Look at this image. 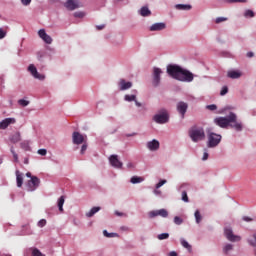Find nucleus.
<instances>
[{
	"label": "nucleus",
	"instance_id": "1",
	"mask_svg": "<svg viewBox=\"0 0 256 256\" xmlns=\"http://www.w3.org/2000/svg\"><path fill=\"white\" fill-rule=\"evenodd\" d=\"M167 72L170 77L182 81V82H192L194 79L193 73L181 68L178 65H168Z\"/></svg>",
	"mask_w": 256,
	"mask_h": 256
},
{
	"label": "nucleus",
	"instance_id": "2",
	"mask_svg": "<svg viewBox=\"0 0 256 256\" xmlns=\"http://www.w3.org/2000/svg\"><path fill=\"white\" fill-rule=\"evenodd\" d=\"M237 119V115L233 112H230V115L226 117H216L214 123L221 127L222 129H227L231 123H234Z\"/></svg>",
	"mask_w": 256,
	"mask_h": 256
},
{
	"label": "nucleus",
	"instance_id": "3",
	"mask_svg": "<svg viewBox=\"0 0 256 256\" xmlns=\"http://www.w3.org/2000/svg\"><path fill=\"white\" fill-rule=\"evenodd\" d=\"M190 139L194 141V143H198L199 141H203L205 139V132L203 128L194 127L190 129Z\"/></svg>",
	"mask_w": 256,
	"mask_h": 256
},
{
	"label": "nucleus",
	"instance_id": "4",
	"mask_svg": "<svg viewBox=\"0 0 256 256\" xmlns=\"http://www.w3.org/2000/svg\"><path fill=\"white\" fill-rule=\"evenodd\" d=\"M153 120L155 123H158L159 125H164V123H168L169 121V115L167 110L163 109L159 114H156L153 117Z\"/></svg>",
	"mask_w": 256,
	"mask_h": 256
},
{
	"label": "nucleus",
	"instance_id": "5",
	"mask_svg": "<svg viewBox=\"0 0 256 256\" xmlns=\"http://www.w3.org/2000/svg\"><path fill=\"white\" fill-rule=\"evenodd\" d=\"M222 136L216 133L208 134V147H217L221 142Z\"/></svg>",
	"mask_w": 256,
	"mask_h": 256
},
{
	"label": "nucleus",
	"instance_id": "6",
	"mask_svg": "<svg viewBox=\"0 0 256 256\" xmlns=\"http://www.w3.org/2000/svg\"><path fill=\"white\" fill-rule=\"evenodd\" d=\"M224 236H226V239L232 243L241 241V236L235 235L231 228L224 229Z\"/></svg>",
	"mask_w": 256,
	"mask_h": 256
},
{
	"label": "nucleus",
	"instance_id": "7",
	"mask_svg": "<svg viewBox=\"0 0 256 256\" xmlns=\"http://www.w3.org/2000/svg\"><path fill=\"white\" fill-rule=\"evenodd\" d=\"M163 73V71L160 68L154 67L153 69V80H152V84L154 87H157L160 85L161 83V74Z\"/></svg>",
	"mask_w": 256,
	"mask_h": 256
},
{
	"label": "nucleus",
	"instance_id": "8",
	"mask_svg": "<svg viewBox=\"0 0 256 256\" xmlns=\"http://www.w3.org/2000/svg\"><path fill=\"white\" fill-rule=\"evenodd\" d=\"M39 185H40L39 178L36 176H33L27 183V189L28 191H36Z\"/></svg>",
	"mask_w": 256,
	"mask_h": 256
},
{
	"label": "nucleus",
	"instance_id": "9",
	"mask_svg": "<svg viewBox=\"0 0 256 256\" xmlns=\"http://www.w3.org/2000/svg\"><path fill=\"white\" fill-rule=\"evenodd\" d=\"M189 105L186 102L180 101L178 104H176V110L182 116V118L185 117V114L188 110Z\"/></svg>",
	"mask_w": 256,
	"mask_h": 256
},
{
	"label": "nucleus",
	"instance_id": "10",
	"mask_svg": "<svg viewBox=\"0 0 256 256\" xmlns=\"http://www.w3.org/2000/svg\"><path fill=\"white\" fill-rule=\"evenodd\" d=\"M73 143L74 145H82L87 139V137H84L81 133L79 132H74L72 135Z\"/></svg>",
	"mask_w": 256,
	"mask_h": 256
},
{
	"label": "nucleus",
	"instance_id": "11",
	"mask_svg": "<svg viewBox=\"0 0 256 256\" xmlns=\"http://www.w3.org/2000/svg\"><path fill=\"white\" fill-rule=\"evenodd\" d=\"M168 211L166 209H160V210H156V211H151L149 213V217L150 218H155V217H162V218H167L168 217Z\"/></svg>",
	"mask_w": 256,
	"mask_h": 256
},
{
	"label": "nucleus",
	"instance_id": "12",
	"mask_svg": "<svg viewBox=\"0 0 256 256\" xmlns=\"http://www.w3.org/2000/svg\"><path fill=\"white\" fill-rule=\"evenodd\" d=\"M65 7L70 10V11H73L77 8H80L81 5L79 3L78 0H67V2L65 3Z\"/></svg>",
	"mask_w": 256,
	"mask_h": 256
},
{
	"label": "nucleus",
	"instance_id": "13",
	"mask_svg": "<svg viewBox=\"0 0 256 256\" xmlns=\"http://www.w3.org/2000/svg\"><path fill=\"white\" fill-rule=\"evenodd\" d=\"M39 37L47 44H51L53 39L49 36L44 29L39 30Z\"/></svg>",
	"mask_w": 256,
	"mask_h": 256
},
{
	"label": "nucleus",
	"instance_id": "14",
	"mask_svg": "<svg viewBox=\"0 0 256 256\" xmlns=\"http://www.w3.org/2000/svg\"><path fill=\"white\" fill-rule=\"evenodd\" d=\"M147 148L149 151H158V149H160V142L156 139L149 141L147 143Z\"/></svg>",
	"mask_w": 256,
	"mask_h": 256
},
{
	"label": "nucleus",
	"instance_id": "15",
	"mask_svg": "<svg viewBox=\"0 0 256 256\" xmlns=\"http://www.w3.org/2000/svg\"><path fill=\"white\" fill-rule=\"evenodd\" d=\"M28 71L36 78V79H40V80H43L45 77L41 74L38 73L36 67L31 64L29 67H28Z\"/></svg>",
	"mask_w": 256,
	"mask_h": 256
},
{
	"label": "nucleus",
	"instance_id": "16",
	"mask_svg": "<svg viewBox=\"0 0 256 256\" xmlns=\"http://www.w3.org/2000/svg\"><path fill=\"white\" fill-rule=\"evenodd\" d=\"M14 123H16L14 118H6L0 123V129H7L9 125H13Z\"/></svg>",
	"mask_w": 256,
	"mask_h": 256
},
{
	"label": "nucleus",
	"instance_id": "17",
	"mask_svg": "<svg viewBox=\"0 0 256 256\" xmlns=\"http://www.w3.org/2000/svg\"><path fill=\"white\" fill-rule=\"evenodd\" d=\"M119 86H120V89L124 91V90L130 89L133 86V84L132 82H126L124 79H121L119 82Z\"/></svg>",
	"mask_w": 256,
	"mask_h": 256
},
{
	"label": "nucleus",
	"instance_id": "18",
	"mask_svg": "<svg viewBox=\"0 0 256 256\" xmlns=\"http://www.w3.org/2000/svg\"><path fill=\"white\" fill-rule=\"evenodd\" d=\"M229 127H231L232 129H235L236 131H243V124L241 122H238L237 118H236V121L231 122L229 124Z\"/></svg>",
	"mask_w": 256,
	"mask_h": 256
},
{
	"label": "nucleus",
	"instance_id": "19",
	"mask_svg": "<svg viewBox=\"0 0 256 256\" xmlns=\"http://www.w3.org/2000/svg\"><path fill=\"white\" fill-rule=\"evenodd\" d=\"M166 28L165 23H155L150 27V31H161Z\"/></svg>",
	"mask_w": 256,
	"mask_h": 256
},
{
	"label": "nucleus",
	"instance_id": "20",
	"mask_svg": "<svg viewBox=\"0 0 256 256\" xmlns=\"http://www.w3.org/2000/svg\"><path fill=\"white\" fill-rule=\"evenodd\" d=\"M247 243L253 248L256 247V233H253L251 236L248 237Z\"/></svg>",
	"mask_w": 256,
	"mask_h": 256
},
{
	"label": "nucleus",
	"instance_id": "21",
	"mask_svg": "<svg viewBox=\"0 0 256 256\" xmlns=\"http://www.w3.org/2000/svg\"><path fill=\"white\" fill-rule=\"evenodd\" d=\"M139 13L143 17H148V16H150L152 14V12L146 6L142 7L141 10L139 11Z\"/></svg>",
	"mask_w": 256,
	"mask_h": 256
},
{
	"label": "nucleus",
	"instance_id": "22",
	"mask_svg": "<svg viewBox=\"0 0 256 256\" xmlns=\"http://www.w3.org/2000/svg\"><path fill=\"white\" fill-rule=\"evenodd\" d=\"M241 72L239 71H235V70H232V71H229L228 72V77L232 78V79H238L241 77Z\"/></svg>",
	"mask_w": 256,
	"mask_h": 256
},
{
	"label": "nucleus",
	"instance_id": "23",
	"mask_svg": "<svg viewBox=\"0 0 256 256\" xmlns=\"http://www.w3.org/2000/svg\"><path fill=\"white\" fill-rule=\"evenodd\" d=\"M101 210L100 207H93L87 214L86 217L92 218L95 214H97Z\"/></svg>",
	"mask_w": 256,
	"mask_h": 256
},
{
	"label": "nucleus",
	"instance_id": "24",
	"mask_svg": "<svg viewBox=\"0 0 256 256\" xmlns=\"http://www.w3.org/2000/svg\"><path fill=\"white\" fill-rule=\"evenodd\" d=\"M16 177H17V187H22L23 175L18 170L16 171Z\"/></svg>",
	"mask_w": 256,
	"mask_h": 256
},
{
	"label": "nucleus",
	"instance_id": "25",
	"mask_svg": "<svg viewBox=\"0 0 256 256\" xmlns=\"http://www.w3.org/2000/svg\"><path fill=\"white\" fill-rule=\"evenodd\" d=\"M12 143H19V141L21 140V136L19 132L14 133L11 138H10Z\"/></svg>",
	"mask_w": 256,
	"mask_h": 256
},
{
	"label": "nucleus",
	"instance_id": "26",
	"mask_svg": "<svg viewBox=\"0 0 256 256\" xmlns=\"http://www.w3.org/2000/svg\"><path fill=\"white\" fill-rule=\"evenodd\" d=\"M143 181H144V178L140 176H133L131 178V183H133V185H136L137 183H142Z\"/></svg>",
	"mask_w": 256,
	"mask_h": 256
},
{
	"label": "nucleus",
	"instance_id": "27",
	"mask_svg": "<svg viewBox=\"0 0 256 256\" xmlns=\"http://www.w3.org/2000/svg\"><path fill=\"white\" fill-rule=\"evenodd\" d=\"M176 9H178V10H191L192 6L191 5H185V4H178V5H176Z\"/></svg>",
	"mask_w": 256,
	"mask_h": 256
},
{
	"label": "nucleus",
	"instance_id": "28",
	"mask_svg": "<svg viewBox=\"0 0 256 256\" xmlns=\"http://www.w3.org/2000/svg\"><path fill=\"white\" fill-rule=\"evenodd\" d=\"M111 167H114L115 169H121L122 162L121 161H110Z\"/></svg>",
	"mask_w": 256,
	"mask_h": 256
},
{
	"label": "nucleus",
	"instance_id": "29",
	"mask_svg": "<svg viewBox=\"0 0 256 256\" xmlns=\"http://www.w3.org/2000/svg\"><path fill=\"white\" fill-rule=\"evenodd\" d=\"M65 203V198L64 196H61L58 200V208L60 212H63V205Z\"/></svg>",
	"mask_w": 256,
	"mask_h": 256
},
{
	"label": "nucleus",
	"instance_id": "30",
	"mask_svg": "<svg viewBox=\"0 0 256 256\" xmlns=\"http://www.w3.org/2000/svg\"><path fill=\"white\" fill-rule=\"evenodd\" d=\"M194 218L196 219V224H200L201 223L202 216H201L199 210H196V212H194Z\"/></svg>",
	"mask_w": 256,
	"mask_h": 256
},
{
	"label": "nucleus",
	"instance_id": "31",
	"mask_svg": "<svg viewBox=\"0 0 256 256\" xmlns=\"http://www.w3.org/2000/svg\"><path fill=\"white\" fill-rule=\"evenodd\" d=\"M103 234L106 238H117L118 237L117 233H109V232H107V230H104Z\"/></svg>",
	"mask_w": 256,
	"mask_h": 256
},
{
	"label": "nucleus",
	"instance_id": "32",
	"mask_svg": "<svg viewBox=\"0 0 256 256\" xmlns=\"http://www.w3.org/2000/svg\"><path fill=\"white\" fill-rule=\"evenodd\" d=\"M180 244H182V247H184L188 251H191V245L186 240L182 239L180 241Z\"/></svg>",
	"mask_w": 256,
	"mask_h": 256
},
{
	"label": "nucleus",
	"instance_id": "33",
	"mask_svg": "<svg viewBox=\"0 0 256 256\" xmlns=\"http://www.w3.org/2000/svg\"><path fill=\"white\" fill-rule=\"evenodd\" d=\"M136 99H137V96L135 94H133V95H129V94L125 95V100L128 101V102L136 101Z\"/></svg>",
	"mask_w": 256,
	"mask_h": 256
},
{
	"label": "nucleus",
	"instance_id": "34",
	"mask_svg": "<svg viewBox=\"0 0 256 256\" xmlns=\"http://www.w3.org/2000/svg\"><path fill=\"white\" fill-rule=\"evenodd\" d=\"M255 16V13H254V11H252V10H246V12H244V17H246V18H253Z\"/></svg>",
	"mask_w": 256,
	"mask_h": 256
},
{
	"label": "nucleus",
	"instance_id": "35",
	"mask_svg": "<svg viewBox=\"0 0 256 256\" xmlns=\"http://www.w3.org/2000/svg\"><path fill=\"white\" fill-rule=\"evenodd\" d=\"M158 239H159L160 241L169 239V233H162V234H159V235H158Z\"/></svg>",
	"mask_w": 256,
	"mask_h": 256
},
{
	"label": "nucleus",
	"instance_id": "36",
	"mask_svg": "<svg viewBox=\"0 0 256 256\" xmlns=\"http://www.w3.org/2000/svg\"><path fill=\"white\" fill-rule=\"evenodd\" d=\"M232 250H233L232 244H226V246H224V254H228Z\"/></svg>",
	"mask_w": 256,
	"mask_h": 256
},
{
	"label": "nucleus",
	"instance_id": "37",
	"mask_svg": "<svg viewBox=\"0 0 256 256\" xmlns=\"http://www.w3.org/2000/svg\"><path fill=\"white\" fill-rule=\"evenodd\" d=\"M174 224H176L178 226L182 225L183 224V219L180 218L179 216L174 217Z\"/></svg>",
	"mask_w": 256,
	"mask_h": 256
},
{
	"label": "nucleus",
	"instance_id": "38",
	"mask_svg": "<svg viewBox=\"0 0 256 256\" xmlns=\"http://www.w3.org/2000/svg\"><path fill=\"white\" fill-rule=\"evenodd\" d=\"M32 256H45V255L42 254L39 249L34 248V249H33V252H32Z\"/></svg>",
	"mask_w": 256,
	"mask_h": 256
},
{
	"label": "nucleus",
	"instance_id": "39",
	"mask_svg": "<svg viewBox=\"0 0 256 256\" xmlns=\"http://www.w3.org/2000/svg\"><path fill=\"white\" fill-rule=\"evenodd\" d=\"M228 20V18L227 17H218V18H216V20L214 21L216 24H220V23H222V22H225V21H227Z\"/></svg>",
	"mask_w": 256,
	"mask_h": 256
},
{
	"label": "nucleus",
	"instance_id": "40",
	"mask_svg": "<svg viewBox=\"0 0 256 256\" xmlns=\"http://www.w3.org/2000/svg\"><path fill=\"white\" fill-rule=\"evenodd\" d=\"M7 35V29L0 28V40L5 38Z\"/></svg>",
	"mask_w": 256,
	"mask_h": 256
},
{
	"label": "nucleus",
	"instance_id": "41",
	"mask_svg": "<svg viewBox=\"0 0 256 256\" xmlns=\"http://www.w3.org/2000/svg\"><path fill=\"white\" fill-rule=\"evenodd\" d=\"M88 149V144L85 141L84 143H82V147H81V154L84 155L85 151H87Z\"/></svg>",
	"mask_w": 256,
	"mask_h": 256
},
{
	"label": "nucleus",
	"instance_id": "42",
	"mask_svg": "<svg viewBox=\"0 0 256 256\" xmlns=\"http://www.w3.org/2000/svg\"><path fill=\"white\" fill-rule=\"evenodd\" d=\"M229 92V89L227 86L222 87V90H220V95L224 96Z\"/></svg>",
	"mask_w": 256,
	"mask_h": 256
},
{
	"label": "nucleus",
	"instance_id": "43",
	"mask_svg": "<svg viewBox=\"0 0 256 256\" xmlns=\"http://www.w3.org/2000/svg\"><path fill=\"white\" fill-rule=\"evenodd\" d=\"M47 222L45 219H41L39 222H38V227L39 228H44L46 226Z\"/></svg>",
	"mask_w": 256,
	"mask_h": 256
},
{
	"label": "nucleus",
	"instance_id": "44",
	"mask_svg": "<svg viewBox=\"0 0 256 256\" xmlns=\"http://www.w3.org/2000/svg\"><path fill=\"white\" fill-rule=\"evenodd\" d=\"M182 199L184 200V203H188L189 198L186 191L182 192Z\"/></svg>",
	"mask_w": 256,
	"mask_h": 256
},
{
	"label": "nucleus",
	"instance_id": "45",
	"mask_svg": "<svg viewBox=\"0 0 256 256\" xmlns=\"http://www.w3.org/2000/svg\"><path fill=\"white\" fill-rule=\"evenodd\" d=\"M18 103H19L21 106L25 107V106H27V105L29 104V101L24 100V99H20V100L18 101Z\"/></svg>",
	"mask_w": 256,
	"mask_h": 256
},
{
	"label": "nucleus",
	"instance_id": "46",
	"mask_svg": "<svg viewBox=\"0 0 256 256\" xmlns=\"http://www.w3.org/2000/svg\"><path fill=\"white\" fill-rule=\"evenodd\" d=\"M206 109H208L210 111H215V110H217V105H215V104L208 105V106H206Z\"/></svg>",
	"mask_w": 256,
	"mask_h": 256
},
{
	"label": "nucleus",
	"instance_id": "47",
	"mask_svg": "<svg viewBox=\"0 0 256 256\" xmlns=\"http://www.w3.org/2000/svg\"><path fill=\"white\" fill-rule=\"evenodd\" d=\"M109 161H119V156L116 154H113L109 157Z\"/></svg>",
	"mask_w": 256,
	"mask_h": 256
},
{
	"label": "nucleus",
	"instance_id": "48",
	"mask_svg": "<svg viewBox=\"0 0 256 256\" xmlns=\"http://www.w3.org/2000/svg\"><path fill=\"white\" fill-rule=\"evenodd\" d=\"M167 183V180H161L157 185L156 189H160V187H163Z\"/></svg>",
	"mask_w": 256,
	"mask_h": 256
},
{
	"label": "nucleus",
	"instance_id": "49",
	"mask_svg": "<svg viewBox=\"0 0 256 256\" xmlns=\"http://www.w3.org/2000/svg\"><path fill=\"white\" fill-rule=\"evenodd\" d=\"M228 3H246L247 0H227Z\"/></svg>",
	"mask_w": 256,
	"mask_h": 256
},
{
	"label": "nucleus",
	"instance_id": "50",
	"mask_svg": "<svg viewBox=\"0 0 256 256\" xmlns=\"http://www.w3.org/2000/svg\"><path fill=\"white\" fill-rule=\"evenodd\" d=\"M38 154L42 155V157H44L47 154V150L46 149H39Z\"/></svg>",
	"mask_w": 256,
	"mask_h": 256
},
{
	"label": "nucleus",
	"instance_id": "51",
	"mask_svg": "<svg viewBox=\"0 0 256 256\" xmlns=\"http://www.w3.org/2000/svg\"><path fill=\"white\" fill-rule=\"evenodd\" d=\"M74 16L77 17V18H83L85 16V14L83 12H76L74 14Z\"/></svg>",
	"mask_w": 256,
	"mask_h": 256
},
{
	"label": "nucleus",
	"instance_id": "52",
	"mask_svg": "<svg viewBox=\"0 0 256 256\" xmlns=\"http://www.w3.org/2000/svg\"><path fill=\"white\" fill-rule=\"evenodd\" d=\"M242 220H243L244 222H247V223H249V222H252V221H253V219H252V218H250V217H248V216H244V217H242Z\"/></svg>",
	"mask_w": 256,
	"mask_h": 256
},
{
	"label": "nucleus",
	"instance_id": "53",
	"mask_svg": "<svg viewBox=\"0 0 256 256\" xmlns=\"http://www.w3.org/2000/svg\"><path fill=\"white\" fill-rule=\"evenodd\" d=\"M127 167H128V169H134V167H135L134 162H128Z\"/></svg>",
	"mask_w": 256,
	"mask_h": 256
},
{
	"label": "nucleus",
	"instance_id": "54",
	"mask_svg": "<svg viewBox=\"0 0 256 256\" xmlns=\"http://www.w3.org/2000/svg\"><path fill=\"white\" fill-rule=\"evenodd\" d=\"M22 4L27 6L31 3V0H21Z\"/></svg>",
	"mask_w": 256,
	"mask_h": 256
},
{
	"label": "nucleus",
	"instance_id": "55",
	"mask_svg": "<svg viewBox=\"0 0 256 256\" xmlns=\"http://www.w3.org/2000/svg\"><path fill=\"white\" fill-rule=\"evenodd\" d=\"M208 157H209V154L207 152H204V156H202V160L207 161Z\"/></svg>",
	"mask_w": 256,
	"mask_h": 256
},
{
	"label": "nucleus",
	"instance_id": "56",
	"mask_svg": "<svg viewBox=\"0 0 256 256\" xmlns=\"http://www.w3.org/2000/svg\"><path fill=\"white\" fill-rule=\"evenodd\" d=\"M115 215L118 216V217H123V216H124V214L121 213V212H119V211H116V212H115Z\"/></svg>",
	"mask_w": 256,
	"mask_h": 256
},
{
	"label": "nucleus",
	"instance_id": "57",
	"mask_svg": "<svg viewBox=\"0 0 256 256\" xmlns=\"http://www.w3.org/2000/svg\"><path fill=\"white\" fill-rule=\"evenodd\" d=\"M246 56H247L248 58H251V57L254 56V53H253V52H248V53L246 54Z\"/></svg>",
	"mask_w": 256,
	"mask_h": 256
},
{
	"label": "nucleus",
	"instance_id": "58",
	"mask_svg": "<svg viewBox=\"0 0 256 256\" xmlns=\"http://www.w3.org/2000/svg\"><path fill=\"white\" fill-rule=\"evenodd\" d=\"M11 151H12V153H13V157H14L15 161H18V156H17V154H16L13 150H11Z\"/></svg>",
	"mask_w": 256,
	"mask_h": 256
},
{
	"label": "nucleus",
	"instance_id": "59",
	"mask_svg": "<svg viewBox=\"0 0 256 256\" xmlns=\"http://www.w3.org/2000/svg\"><path fill=\"white\" fill-rule=\"evenodd\" d=\"M96 28H97L98 30H102V29L105 28V25H99V26H96Z\"/></svg>",
	"mask_w": 256,
	"mask_h": 256
},
{
	"label": "nucleus",
	"instance_id": "60",
	"mask_svg": "<svg viewBox=\"0 0 256 256\" xmlns=\"http://www.w3.org/2000/svg\"><path fill=\"white\" fill-rule=\"evenodd\" d=\"M168 256H177V252L172 251V252H170V254H168Z\"/></svg>",
	"mask_w": 256,
	"mask_h": 256
},
{
	"label": "nucleus",
	"instance_id": "61",
	"mask_svg": "<svg viewBox=\"0 0 256 256\" xmlns=\"http://www.w3.org/2000/svg\"><path fill=\"white\" fill-rule=\"evenodd\" d=\"M135 104H136V106H138V107H141V106H142V104H141L140 102H138L137 99H136V101H135Z\"/></svg>",
	"mask_w": 256,
	"mask_h": 256
},
{
	"label": "nucleus",
	"instance_id": "62",
	"mask_svg": "<svg viewBox=\"0 0 256 256\" xmlns=\"http://www.w3.org/2000/svg\"><path fill=\"white\" fill-rule=\"evenodd\" d=\"M154 193H155L156 195H161V191H159V190H155Z\"/></svg>",
	"mask_w": 256,
	"mask_h": 256
},
{
	"label": "nucleus",
	"instance_id": "63",
	"mask_svg": "<svg viewBox=\"0 0 256 256\" xmlns=\"http://www.w3.org/2000/svg\"><path fill=\"white\" fill-rule=\"evenodd\" d=\"M26 177H30V178H32L33 176L31 175V173H30V172H28V173L26 174Z\"/></svg>",
	"mask_w": 256,
	"mask_h": 256
},
{
	"label": "nucleus",
	"instance_id": "64",
	"mask_svg": "<svg viewBox=\"0 0 256 256\" xmlns=\"http://www.w3.org/2000/svg\"><path fill=\"white\" fill-rule=\"evenodd\" d=\"M254 255L256 256V249L254 250Z\"/></svg>",
	"mask_w": 256,
	"mask_h": 256
}]
</instances>
